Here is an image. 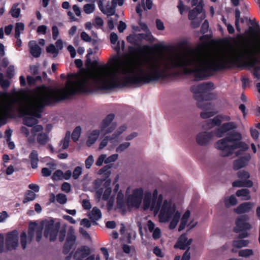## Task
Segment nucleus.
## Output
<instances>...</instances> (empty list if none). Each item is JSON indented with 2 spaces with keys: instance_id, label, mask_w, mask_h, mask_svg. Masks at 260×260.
<instances>
[{
  "instance_id": "nucleus-42",
  "label": "nucleus",
  "mask_w": 260,
  "mask_h": 260,
  "mask_svg": "<svg viewBox=\"0 0 260 260\" xmlns=\"http://www.w3.org/2000/svg\"><path fill=\"white\" fill-rule=\"evenodd\" d=\"M238 201L234 195L231 196L229 198L225 200L224 204L225 207H229L231 206H234L237 204Z\"/></svg>"
},
{
  "instance_id": "nucleus-62",
  "label": "nucleus",
  "mask_w": 260,
  "mask_h": 260,
  "mask_svg": "<svg viewBox=\"0 0 260 260\" xmlns=\"http://www.w3.org/2000/svg\"><path fill=\"white\" fill-rule=\"evenodd\" d=\"M52 38L54 40H56L59 35V30L58 27L56 25L52 27Z\"/></svg>"
},
{
  "instance_id": "nucleus-40",
  "label": "nucleus",
  "mask_w": 260,
  "mask_h": 260,
  "mask_svg": "<svg viewBox=\"0 0 260 260\" xmlns=\"http://www.w3.org/2000/svg\"><path fill=\"white\" fill-rule=\"evenodd\" d=\"M91 213L92 217H91L90 218H92L95 220H98L102 217L101 210L96 207L93 208Z\"/></svg>"
},
{
  "instance_id": "nucleus-21",
  "label": "nucleus",
  "mask_w": 260,
  "mask_h": 260,
  "mask_svg": "<svg viewBox=\"0 0 260 260\" xmlns=\"http://www.w3.org/2000/svg\"><path fill=\"white\" fill-rule=\"evenodd\" d=\"M253 204L251 202H244L240 204L234 211L238 214L249 212L252 209Z\"/></svg>"
},
{
  "instance_id": "nucleus-53",
  "label": "nucleus",
  "mask_w": 260,
  "mask_h": 260,
  "mask_svg": "<svg viewBox=\"0 0 260 260\" xmlns=\"http://www.w3.org/2000/svg\"><path fill=\"white\" fill-rule=\"evenodd\" d=\"M212 132L213 133V136L215 135L218 138H221L223 137L224 134L226 133L223 129L221 128V125L219 127L215 129L214 132Z\"/></svg>"
},
{
  "instance_id": "nucleus-28",
  "label": "nucleus",
  "mask_w": 260,
  "mask_h": 260,
  "mask_svg": "<svg viewBox=\"0 0 260 260\" xmlns=\"http://www.w3.org/2000/svg\"><path fill=\"white\" fill-rule=\"evenodd\" d=\"M189 215H190V212L188 210L186 211L184 213V214L183 215L182 217L181 220V222L178 227L179 231H181L185 229V226H186V223L188 221V219L189 217Z\"/></svg>"
},
{
  "instance_id": "nucleus-43",
  "label": "nucleus",
  "mask_w": 260,
  "mask_h": 260,
  "mask_svg": "<svg viewBox=\"0 0 260 260\" xmlns=\"http://www.w3.org/2000/svg\"><path fill=\"white\" fill-rule=\"evenodd\" d=\"M237 177L242 180H249L250 175L247 171L241 170L237 173Z\"/></svg>"
},
{
  "instance_id": "nucleus-64",
  "label": "nucleus",
  "mask_w": 260,
  "mask_h": 260,
  "mask_svg": "<svg viewBox=\"0 0 260 260\" xmlns=\"http://www.w3.org/2000/svg\"><path fill=\"white\" fill-rule=\"evenodd\" d=\"M47 27L45 25H40L38 27L37 32L39 34L45 35L46 34Z\"/></svg>"
},
{
  "instance_id": "nucleus-11",
  "label": "nucleus",
  "mask_w": 260,
  "mask_h": 260,
  "mask_svg": "<svg viewBox=\"0 0 260 260\" xmlns=\"http://www.w3.org/2000/svg\"><path fill=\"white\" fill-rule=\"evenodd\" d=\"M60 228V223H54L53 221L48 223L45 227L44 235L46 238H49L50 241H54Z\"/></svg>"
},
{
  "instance_id": "nucleus-35",
  "label": "nucleus",
  "mask_w": 260,
  "mask_h": 260,
  "mask_svg": "<svg viewBox=\"0 0 260 260\" xmlns=\"http://www.w3.org/2000/svg\"><path fill=\"white\" fill-rule=\"evenodd\" d=\"M236 128L237 125L234 122H229L221 125V128L223 129L225 132L236 129Z\"/></svg>"
},
{
  "instance_id": "nucleus-3",
  "label": "nucleus",
  "mask_w": 260,
  "mask_h": 260,
  "mask_svg": "<svg viewBox=\"0 0 260 260\" xmlns=\"http://www.w3.org/2000/svg\"><path fill=\"white\" fill-rule=\"evenodd\" d=\"M38 103L29 106L24 111L26 116L23 118V123L29 127L38 123L36 118L41 117V114L46 106H52L65 100L71 99L76 93L86 91L83 89H71L68 92H62L61 89L44 85L38 87Z\"/></svg>"
},
{
  "instance_id": "nucleus-17",
  "label": "nucleus",
  "mask_w": 260,
  "mask_h": 260,
  "mask_svg": "<svg viewBox=\"0 0 260 260\" xmlns=\"http://www.w3.org/2000/svg\"><path fill=\"white\" fill-rule=\"evenodd\" d=\"M213 137V132H201L197 135L196 141L199 145L205 146L209 143Z\"/></svg>"
},
{
  "instance_id": "nucleus-36",
  "label": "nucleus",
  "mask_w": 260,
  "mask_h": 260,
  "mask_svg": "<svg viewBox=\"0 0 260 260\" xmlns=\"http://www.w3.org/2000/svg\"><path fill=\"white\" fill-rule=\"evenodd\" d=\"M81 127L80 126H78L73 131L71 137L74 142H76L79 140L81 135Z\"/></svg>"
},
{
  "instance_id": "nucleus-27",
  "label": "nucleus",
  "mask_w": 260,
  "mask_h": 260,
  "mask_svg": "<svg viewBox=\"0 0 260 260\" xmlns=\"http://www.w3.org/2000/svg\"><path fill=\"white\" fill-rule=\"evenodd\" d=\"M30 160L31 166L32 169H36L38 167L39 161L38 153L36 150H32L29 155Z\"/></svg>"
},
{
  "instance_id": "nucleus-38",
  "label": "nucleus",
  "mask_w": 260,
  "mask_h": 260,
  "mask_svg": "<svg viewBox=\"0 0 260 260\" xmlns=\"http://www.w3.org/2000/svg\"><path fill=\"white\" fill-rule=\"evenodd\" d=\"M70 139V132H67L65 137L63 140H61V143L62 144V149H66L69 147Z\"/></svg>"
},
{
  "instance_id": "nucleus-56",
  "label": "nucleus",
  "mask_w": 260,
  "mask_h": 260,
  "mask_svg": "<svg viewBox=\"0 0 260 260\" xmlns=\"http://www.w3.org/2000/svg\"><path fill=\"white\" fill-rule=\"evenodd\" d=\"M27 244V236L24 232L21 234V244L23 249H25Z\"/></svg>"
},
{
  "instance_id": "nucleus-50",
  "label": "nucleus",
  "mask_w": 260,
  "mask_h": 260,
  "mask_svg": "<svg viewBox=\"0 0 260 260\" xmlns=\"http://www.w3.org/2000/svg\"><path fill=\"white\" fill-rule=\"evenodd\" d=\"M94 5L93 4H87L83 7L84 11L85 13L89 14L92 13L94 10Z\"/></svg>"
},
{
  "instance_id": "nucleus-10",
  "label": "nucleus",
  "mask_w": 260,
  "mask_h": 260,
  "mask_svg": "<svg viewBox=\"0 0 260 260\" xmlns=\"http://www.w3.org/2000/svg\"><path fill=\"white\" fill-rule=\"evenodd\" d=\"M126 40L128 43L135 45L134 47L132 46L128 47V52L131 55H135L138 53H142L144 49L148 48L147 45L141 46L138 43L136 36L129 35L126 37Z\"/></svg>"
},
{
  "instance_id": "nucleus-4",
  "label": "nucleus",
  "mask_w": 260,
  "mask_h": 260,
  "mask_svg": "<svg viewBox=\"0 0 260 260\" xmlns=\"http://www.w3.org/2000/svg\"><path fill=\"white\" fill-rule=\"evenodd\" d=\"M135 70L132 76L126 78L125 83L132 85L141 86L150 83L156 82L159 80H165L172 77H178L180 74L179 72H168L165 70H160L157 64H151L149 67V71L145 72L141 68Z\"/></svg>"
},
{
  "instance_id": "nucleus-37",
  "label": "nucleus",
  "mask_w": 260,
  "mask_h": 260,
  "mask_svg": "<svg viewBox=\"0 0 260 260\" xmlns=\"http://www.w3.org/2000/svg\"><path fill=\"white\" fill-rule=\"evenodd\" d=\"M206 17V15L205 12L203 13L201 15V17L200 18V20L198 19H195L194 20H191V25L192 28H196L200 26L201 22Z\"/></svg>"
},
{
  "instance_id": "nucleus-61",
  "label": "nucleus",
  "mask_w": 260,
  "mask_h": 260,
  "mask_svg": "<svg viewBox=\"0 0 260 260\" xmlns=\"http://www.w3.org/2000/svg\"><path fill=\"white\" fill-rule=\"evenodd\" d=\"M73 244L66 242L64 243L63 251L64 254H67L72 248Z\"/></svg>"
},
{
  "instance_id": "nucleus-22",
  "label": "nucleus",
  "mask_w": 260,
  "mask_h": 260,
  "mask_svg": "<svg viewBox=\"0 0 260 260\" xmlns=\"http://www.w3.org/2000/svg\"><path fill=\"white\" fill-rule=\"evenodd\" d=\"M29 51L32 56L39 57L41 54V48L35 41H30L28 43Z\"/></svg>"
},
{
  "instance_id": "nucleus-14",
  "label": "nucleus",
  "mask_w": 260,
  "mask_h": 260,
  "mask_svg": "<svg viewBox=\"0 0 260 260\" xmlns=\"http://www.w3.org/2000/svg\"><path fill=\"white\" fill-rule=\"evenodd\" d=\"M114 117V114H109L103 120L100 126V128L102 132H104L105 131L104 135L112 132L116 128V124L115 123H113L110 127L105 129L106 128H107L112 122Z\"/></svg>"
},
{
  "instance_id": "nucleus-46",
  "label": "nucleus",
  "mask_w": 260,
  "mask_h": 260,
  "mask_svg": "<svg viewBox=\"0 0 260 260\" xmlns=\"http://www.w3.org/2000/svg\"><path fill=\"white\" fill-rule=\"evenodd\" d=\"M0 85L3 89H7L10 86L9 81L4 79V76L2 73H0Z\"/></svg>"
},
{
  "instance_id": "nucleus-24",
  "label": "nucleus",
  "mask_w": 260,
  "mask_h": 260,
  "mask_svg": "<svg viewBox=\"0 0 260 260\" xmlns=\"http://www.w3.org/2000/svg\"><path fill=\"white\" fill-rule=\"evenodd\" d=\"M203 9L202 5H198L196 7L189 11L188 15V19L190 20L195 19L199 14L203 13Z\"/></svg>"
},
{
  "instance_id": "nucleus-1",
  "label": "nucleus",
  "mask_w": 260,
  "mask_h": 260,
  "mask_svg": "<svg viewBox=\"0 0 260 260\" xmlns=\"http://www.w3.org/2000/svg\"><path fill=\"white\" fill-rule=\"evenodd\" d=\"M178 47L181 49H188V53L175 56L170 59L166 65L167 70L172 69H182L184 75H193L196 81L206 79L214 72L230 69L229 59L221 63L207 66V60L199 52V48L192 49L189 47L186 40L180 41Z\"/></svg>"
},
{
  "instance_id": "nucleus-12",
  "label": "nucleus",
  "mask_w": 260,
  "mask_h": 260,
  "mask_svg": "<svg viewBox=\"0 0 260 260\" xmlns=\"http://www.w3.org/2000/svg\"><path fill=\"white\" fill-rule=\"evenodd\" d=\"M43 228L38 225L36 222H30L28 229L29 241L31 242L36 234V241L40 242L42 237Z\"/></svg>"
},
{
  "instance_id": "nucleus-52",
  "label": "nucleus",
  "mask_w": 260,
  "mask_h": 260,
  "mask_svg": "<svg viewBox=\"0 0 260 260\" xmlns=\"http://www.w3.org/2000/svg\"><path fill=\"white\" fill-rule=\"evenodd\" d=\"M130 145V143L129 142H124L121 144H120L116 149L117 152L120 153L123 151L125 149L128 148Z\"/></svg>"
},
{
  "instance_id": "nucleus-2",
  "label": "nucleus",
  "mask_w": 260,
  "mask_h": 260,
  "mask_svg": "<svg viewBox=\"0 0 260 260\" xmlns=\"http://www.w3.org/2000/svg\"><path fill=\"white\" fill-rule=\"evenodd\" d=\"M90 69L95 70V73L94 75L83 76L77 82L70 79H69L66 83V87L61 89L62 92H68L71 89H83L86 91L78 92L74 95L93 93L94 89L93 84L90 81V79H92L98 88L101 90H110L119 87L129 86L131 84L125 83V79L129 76H132L135 72L134 69H123L122 74L125 76L122 78V81H120L118 70H109V66L106 64L100 65L97 60H94L92 61Z\"/></svg>"
},
{
  "instance_id": "nucleus-6",
  "label": "nucleus",
  "mask_w": 260,
  "mask_h": 260,
  "mask_svg": "<svg viewBox=\"0 0 260 260\" xmlns=\"http://www.w3.org/2000/svg\"><path fill=\"white\" fill-rule=\"evenodd\" d=\"M230 69L235 67H244L252 68L253 74L256 78L260 79V60L253 57L249 49L245 47L241 46L235 52V55L229 59Z\"/></svg>"
},
{
  "instance_id": "nucleus-39",
  "label": "nucleus",
  "mask_w": 260,
  "mask_h": 260,
  "mask_svg": "<svg viewBox=\"0 0 260 260\" xmlns=\"http://www.w3.org/2000/svg\"><path fill=\"white\" fill-rule=\"evenodd\" d=\"M78 251L81 253L80 257L82 259L87 257L90 253L89 248L86 246H82L81 248L78 249Z\"/></svg>"
},
{
  "instance_id": "nucleus-19",
  "label": "nucleus",
  "mask_w": 260,
  "mask_h": 260,
  "mask_svg": "<svg viewBox=\"0 0 260 260\" xmlns=\"http://www.w3.org/2000/svg\"><path fill=\"white\" fill-rule=\"evenodd\" d=\"M221 115H218L212 119H209L205 120L202 125V127L205 129H210L215 126H219L221 125Z\"/></svg>"
},
{
  "instance_id": "nucleus-60",
  "label": "nucleus",
  "mask_w": 260,
  "mask_h": 260,
  "mask_svg": "<svg viewBox=\"0 0 260 260\" xmlns=\"http://www.w3.org/2000/svg\"><path fill=\"white\" fill-rule=\"evenodd\" d=\"M93 158L92 155L89 156L85 160V166L87 169H89L93 162Z\"/></svg>"
},
{
  "instance_id": "nucleus-41",
  "label": "nucleus",
  "mask_w": 260,
  "mask_h": 260,
  "mask_svg": "<svg viewBox=\"0 0 260 260\" xmlns=\"http://www.w3.org/2000/svg\"><path fill=\"white\" fill-rule=\"evenodd\" d=\"M48 140V137L45 133H40L37 137V141L38 143L41 145L45 144Z\"/></svg>"
},
{
  "instance_id": "nucleus-29",
  "label": "nucleus",
  "mask_w": 260,
  "mask_h": 260,
  "mask_svg": "<svg viewBox=\"0 0 260 260\" xmlns=\"http://www.w3.org/2000/svg\"><path fill=\"white\" fill-rule=\"evenodd\" d=\"M163 197L159 194L157 199H152L151 207L155 208L156 210H159L162 202Z\"/></svg>"
},
{
  "instance_id": "nucleus-5",
  "label": "nucleus",
  "mask_w": 260,
  "mask_h": 260,
  "mask_svg": "<svg viewBox=\"0 0 260 260\" xmlns=\"http://www.w3.org/2000/svg\"><path fill=\"white\" fill-rule=\"evenodd\" d=\"M242 137L240 133L232 132L229 133L226 137L215 144V147L220 150V155L222 157L232 155L236 149L239 150L236 152L237 156L241 154V152H244L248 150V145L242 141Z\"/></svg>"
},
{
  "instance_id": "nucleus-57",
  "label": "nucleus",
  "mask_w": 260,
  "mask_h": 260,
  "mask_svg": "<svg viewBox=\"0 0 260 260\" xmlns=\"http://www.w3.org/2000/svg\"><path fill=\"white\" fill-rule=\"evenodd\" d=\"M209 28V22L207 20H205L203 23L202 24L200 31L202 34H205L207 32Z\"/></svg>"
},
{
  "instance_id": "nucleus-31",
  "label": "nucleus",
  "mask_w": 260,
  "mask_h": 260,
  "mask_svg": "<svg viewBox=\"0 0 260 260\" xmlns=\"http://www.w3.org/2000/svg\"><path fill=\"white\" fill-rule=\"evenodd\" d=\"M116 8L112 4L110 6L109 4L106 6V8H104L103 12H102L104 14H106L108 17L114 15L115 13Z\"/></svg>"
},
{
  "instance_id": "nucleus-32",
  "label": "nucleus",
  "mask_w": 260,
  "mask_h": 260,
  "mask_svg": "<svg viewBox=\"0 0 260 260\" xmlns=\"http://www.w3.org/2000/svg\"><path fill=\"white\" fill-rule=\"evenodd\" d=\"M36 194L31 190H28L26 191L25 197L23 200V203H27L28 202L32 201L35 199Z\"/></svg>"
},
{
  "instance_id": "nucleus-8",
  "label": "nucleus",
  "mask_w": 260,
  "mask_h": 260,
  "mask_svg": "<svg viewBox=\"0 0 260 260\" xmlns=\"http://www.w3.org/2000/svg\"><path fill=\"white\" fill-rule=\"evenodd\" d=\"M214 84L211 82H204L190 87L194 99L197 101V107L203 110H208L210 105L206 102L211 100L213 95L208 92L214 89Z\"/></svg>"
},
{
  "instance_id": "nucleus-59",
  "label": "nucleus",
  "mask_w": 260,
  "mask_h": 260,
  "mask_svg": "<svg viewBox=\"0 0 260 260\" xmlns=\"http://www.w3.org/2000/svg\"><path fill=\"white\" fill-rule=\"evenodd\" d=\"M62 191L69 193L71 191V184L68 182H63L61 186Z\"/></svg>"
},
{
  "instance_id": "nucleus-45",
  "label": "nucleus",
  "mask_w": 260,
  "mask_h": 260,
  "mask_svg": "<svg viewBox=\"0 0 260 260\" xmlns=\"http://www.w3.org/2000/svg\"><path fill=\"white\" fill-rule=\"evenodd\" d=\"M248 21L251 25H254V24H255L254 26L249 27L248 31H249V32L254 34L256 31V30H259V26L257 22H255L254 23V21L251 20L250 19H249Z\"/></svg>"
},
{
  "instance_id": "nucleus-54",
  "label": "nucleus",
  "mask_w": 260,
  "mask_h": 260,
  "mask_svg": "<svg viewBox=\"0 0 260 260\" xmlns=\"http://www.w3.org/2000/svg\"><path fill=\"white\" fill-rule=\"evenodd\" d=\"M82 173V168L76 167L73 172V177L74 179H77Z\"/></svg>"
},
{
  "instance_id": "nucleus-25",
  "label": "nucleus",
  "mask_w": 260,
  "mask_h": 260,
  "mask_svg": "<svg viewBox=\"0 0 260 260\" xmlns=\"http://www.w3.org/2000/svg\"><path fill=\"white\" fill-rule=\"evenodd\" d=\"M232 185L234 187H251L253 183L251 180H242L238 179L234 181Z\"/></svg>"
},
{
  "instance_id": "nucleus-33",
  "label": "nucleus",
  "mask_w": 260,
  "mask_h": 260,
  "mask_svg": "<svg viewBox=\"0 0 260 260\" xmlns=\"http://www.w3.org/2000/svg\"><path fill=\"white\" fill-rule=\"evenodd\" d=\"M249 241L246 240H234L232 243L233 247L241 248L248 245Z\"/></svg>"
},
{
  "instance_id": "nucleus-20",
  "label": "nucleus",
  "mask_w": 260,
  "mask_h": 260,
  "mask_svg": "<svg viewBox=\"0 0 260 260\" xmlns=\"http://www.w3.org/2000/svg\"><path fill=\"white\" fill-rule=\"evenodd\" d=\"M192 241V239H188L186 234L181 235L178 239L177 243L175 245V248H179L181 250H185L188 247Z\"/></svg>"
},
{
  "instance_id": "nucleus-15",
  "label": "nucleus",
  "mask_w": 260,
  "mask_h": 260,
  "mask_svg": "<svg viewBox=\"0 0 260 260\" xmlns=\"http://www.w3.org/2000/svg\"><path fill=\"white\" fill-rule=\"evenodd\" d=\"M248 219V217L247 215H243L238 218L236 220V226L234 228V232L238 233L240 231H246L250 230L251 225L248 222H246Z\"/></svg>"
},
{
  "instance_id": "nucleus-7",
  "label": "nucleus",
  "mask_w": 260,
  "mask_h": 260,
  "mask_svg": "<svg viewBox=\"0 0 260 260\" xmlns=\"http://www.w3.org/2000/svg\"><path fill=\"white\" fill-rule=\"evenodd\" d=\"M230 69L235 67H244L252 68L253 74L256 78L260 79V60L253 57L249 49L245 47L241 46L235 52V55L229 59Z\"/></svg>"
},
{
  "instance_id": "nucleus-55",
  "label": "nucleus",
  "mask_w": 260,
  "mask_h": 260,
  "mask_svg": "<svg viewBox=\"0 0 260 260\" xmlns=\"http://www.w3.org/2000/svg\"><path fill=\"white\" fill-rule=\"evenodd\" d=\"M32 128L31 129V134L34 136L37 135V132H40L43 130V126L41 125H36L35 126H31Z\"/></svg>"
},
{
  "instance_id": "nucleus-48",
  "label": "nucleus",
  "mask_w": 260,
  "mask_h": 260,
  "mask_svg": "<svg viewBox=\"0 0 260 260\" xmlns=\"http://www.w3.org/2000/svg\"><path fill=\"white\" fill-rule=\"evenodd\" d=\"M46 51L48 53L53 54V56L56 57L58 54V49H57L53 44H50L46 48Z\"/></svg>"
},
{
  "instance_id": "nucleus-51",
  "label": "nucleus",
  "mask_w": 260,
  "mask_h": 260,
  "mask_svg": "<svg viewBox=\"0 0 260 260\" xmlns=\"http://www.w3.org/2000/svg\"><path fill=\"white\" fill-rule=\"evenodd\" d=\"M56 201L60 204H64L67 201L66 195L63 193H58L56 196Z\"/></svg>"
},
{
  "instance_id": "nucleus-13",
  "label": "nucleus",
  "mask_w": 260,
  "mask_h": 260,
  "mask_svg": "<svg viewBox=\"0 0 260 260\" xmlns=\"http://www.w3.org/2000/svg\"><path fill=\"white\" fill-rule=\"evenodd\" d=\"M143 196V189L142 188H136L133 190L132 195L128 197L127 202L133 207H138L141 203Z\"/></svg>"
},
{
  "instance_id": "nucleus-16",
  "label": "nucleus",
  "mask_w": 260,
  "mask_h": 260,
  "mask_svg": "<svg viewBox=\"0 0 260 260\" xmlns=\"http://www.w3.org/2000/svg\"><path fill=\"white\" fill-rule=\"evenodd\" d=\"M5 245L8 250L16 249V230H14L7 234Z\"/></svg>"
},
{
  "instance_id": "nucleus-63",
  "label": "nucleus",
  "mask_w": 260,
  "mask_h": 260,
  "mask_svg": "<svg viewBox=\"0 0 260 260\" xmlns=\"http://www.w3.org/2000/svg\"><path fill=\"white\" fill-rule=\"evenodd\" d=\"M152 237L154 239L156 240L159 239L161 236V231L158 228H156L152 232Z\"/></svg>"
},
{
  "instance_id": "nucleus-9",
  "label": "nucleus",
  "mask_w": 260,
  "mask_h": 260,
  "mask_svg": "<svg viewBox=\"0 0 260 260\" xmlns=\"http://www.w3.org/2000/svg\"><path fill=\"white\" fill-rule=\"evenodd\" d=\"M175 210V206H172L170 202L165 200L159 214L160 221L161 222L168 221L172 217Z\"/></svg>"
},
{
  "instance_id": "nucleus-47",
  "label": "nucleus",
  "mask_w": 260,
  "mask_h": 260,
  "mask_svg": "<svg viewBox=\"0 0 260 260\" xmlns=\"http://www.w3.org/2000/svg\"><path fill=\"white\" fill-rule=\"evenodd\" d=\"M53 180H62L63 179V172L61 170L55 171L51 177Z\"/></svg>"
},
{
  "instance_id": "nucleus-18",
  "label": "nucleus",
  "mask_w": 260,
  "mask_h": 260,
  "mask_svg": "<svg viewBox=\"0 0 260 260\" xmlns=\"http://www.w3.org/2000/svg\"><path fill=\"white\" fill-rule=\"evenodd\" d=\"M249 153L245 154L244 156L240 157L233 162V168L235 170H238L247 165L251 159Z\"/></svg>"
},
{
  "instance_id": "nucleus-23",
  "label": "nucleus",
  "mask_w": 260,
  "mask_h": 260,
  "mask_svg": "<svg viewBox=\"0 0 260 260\" xmlns=\"http://www.w3.org/2000/svg\"><path fill=\"white\" fill-rule=\"evenodd\" d=\"M100 134V131L99 129L93 130L88 136L86 141V145L88 147H91L95 143L99 138Z\"/></svg>"
},
{
  "instance_id": "nucleus-34",
  "label": "nucleus",
  "mask_w": 260,
  "mask_h": 260,
  "mask_svg": "<svg viewBox=\"0 0 260 260\" xmlns=\"http://www.w3.org/2000/svg\"><path fill=\"white\" fill-rule=\"evenodd\" d=\"M76 240V237L74 235V230L73 229H70L67 234L66 242L74 244Z\"/></svg>"
},
{
  "instance_id": "nucleus-26",
  "label": "nucleus",
  "mask_w": 260,
  "mask_h": 260,
  "mask_svg": "<svg viewBox=\"0 0 260 260\" xmlns=\"http://www.w3.org/2000/svg\"><path fill=\"white\" fill-rule=\"evenodd\" d=\"M236 195L238 197H243L242 200H249L251 199L250 191L247 188H242L237 190Z\"/></svg>"
},
{
  "instance_id": "nucleus-30",
  "label": "nucleus",
  "mask_w": 260,
  "mask_h": 260,
  "mask_svg": "<svg viewBox=\"0 0 260 260\" xmlns=\"http://www.w3.org/2000/svg\"><path fill=\"white\" fill-rule=\"evenodd\" d=\"M180 218V214L178 212H176L174 215L173 216V219L172 221H171L170 225H169V228L171 230H173L175 228V227L177 226L179 219Z\"/></svg>"
},
{
  "instance_id": "nucleus-58",
  "label": "nucleus",
  "mask_w": 260,
  "mask_h": 260,
  "mask_svg": "<svg viewBox=\"0 0 260 260\" xmlns=\"http://www.w3.org/2000/svg\"><path fill=\"white\" fill-rule=\"evenodd\" d=\"M118 157L117 154H114L105 158V163L109 164L116 161Z\"/></svg>"
},
{
  "instance_id": "nucleus-44",
  "label": "nucleus",
  "mask_w": 260,
  "mask_h": 260,
  "mask_svg": "<svg viewBox=\"0 0 260 260\" xmlns=\"http://www.w3.org/2000/svg\"><path fill=\"white\" fill-rule=\"evenodd\" d=\"M253 254V251L252 249H245L240 250L238 252V255L241 257H247Z\"/></svg>"
},
{
  "instance_id": "nucleus-49",
  "label": "nucleus",
  "mask_w": 260,
  "mask_h": 260,
  "mask_svg": "<svg viewBox=\"0 0 260 260\" xmlns=\"http://www.w3.org/2000/svg\"><path fill=\"white\" fill-rule=\"evenodd\" d=\"M235 26L236 29L238 31H240V27L239 25V21L240 19V11L238 9L235 10Z\"/></svg>"
}]
</instances>
